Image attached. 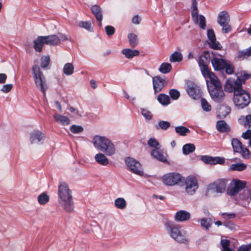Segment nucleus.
Listing matches in <instances>:
<instances>
[{
	"instance_id": "obj_1",
	"label": "nucleus",
	"mask_w": 251,
	"mask_h": 251,
	"mask_svg": "<svg viewBox=\"0 0 251 251\" xmlns=\"http://www.w3.org/2000/svg\"><path fill=\"white\" fill-rule=\"evenodd\" d=\"M237 79H228L225 85V89L228 92H234L233 101L238 108L242 109L251 102L250 94L242 88L245 80L250 77V75L245 72L236 73Z\"/></svg>"
},
{
	"instance_id": "obj_2",
	"label": "nucleus",
	"mask_w": 251,
	"mask_h": 251,
	"mask_svg": "<svg viewBox=\"0 0 251 251\" xmlns=\"http://www.w3.org/2000/svg\"><path fill=\"white\" fill-rule=\"evenodd\" d=\"M58 202L68 212L74 210V202L71 190L67 184L61 182L58 188Z\"/></svg>"
},
{
	"instance_id": "obj_3",
	"label": "nucleus",
	"mask_w": 251,
	"mask_h": 251,
	"mask_svg": "<svg viewBox=\"0 0 251 251\" xmlns=\"http://www.w3.org/2000/svg\"><path fill=\"white\" fill-rule=\"evenodd\" d=\"M94 146L107 156H112L116 153V147L113 143L104 136L96 135L93 138Z\"/></svg>"
},
{
	"instance_id": "obj_4",
	"label": "nucleus",
	"mask_w": 251,
	"mask_h": 251,
	"mask_svg": "<svg viewBox=\"0 0 251 251\" xmlns=\"http://www.w3.org/2000/svg\"><path fill=\"white\" fill-rule=\"evenodd\" d=\"M168 233L175 241L180 243L187 244V239L185 231L181 230V227L171 221H168L165 225Z\"/></svg>"
},
{
	"instance_id": "obj_5",
	"label": "nucleus",
	"mask_w": 251,
	"mask_h": 251,
	"mask_svg": "<svg viewBox=\"0 0 251 251\" xmlns=\"http://www.w3.org/2000/svg\"><path fill=\"white\" fill-rule=\"evenodd\" d=\"M32 75L36 86L43 93L44 97H46V91L47 85L45 77L37 65H34L32 68Z\"/></svg>"
},
{
	"instance_id": "obj_6",
	"label": "nucleus",
	"mask_w": 251,
	"mask_h": 251,
	"mask_svg": "<svg viewBox=\"0 0 251 251\" xmlns=\"http://www.w3.org/2000/svg\"><path fill=\"white\" fill-rule=\"evenodd\" d=\"M162 180L165 185L173 186L184 181V177L176 172L169 173L162 176Z\"/></svg>"
},
{
	"instance_id": "obj_7",
	"label": "nucleus",
	"mask_w": 251,
	"mask_h": 251,
	"mask_svg": "<svg viewBox=\"0 0 251 251\" xmlns=\"http://www.w3.org/2000/svg\"><path fill=\"white\" fill-rule=\"evenodd\" d=\"M185 90L192 99L198 100L201 98L202 92L199 86L194 82L187 80L186 81Z\"/></svg>"
},
{
	"instance_id": "obj_8",
	"label": "nucleus",
	"mask_w": 251,
	"mask_h": 251,
	"mask_svg": "<svg viewBox=\"0 0 251 251\" xmlns=\"http://www.w3.org/2000/svg\"><path fill=\"white\" fill-rule=\"evenodd\" d=\"M125 163L129 171L138 176H143L144 171L142 166L138 161L128 157L125 159Z\"/></svg>"
},
{
	"instance_id": "obj_9",
	"label": "nucleus",
	"mask_w": 251,
	"mask_h": 251,
	"mask_svg": "<svg viewBox=\"0 0 251 251\" xmlns=\"http://www.w3.org/2000/svg\"><path fill=\"white\" fill-rule=\"evenodd\" d=\"M229 15L226 11H223L219 13L217 18V23L222 27L223 32L226 33L231 30V27L229 25Z\"/></svg>"
},
{
	"instance_id": "obj_10",
	"label": "nucleus",
	"mask_w": 251,
	"mask_h": 251,
	"mask_svg": "<svg viewBox=\"0 0 251 251\" xmlns=\"http://www.w3.org/2000/svg\"><path fill=\"white\" fill-rule=\"evenodd\" d=\"M212 99L217 102H221L224 99L225 93L222 89V84L217 85L214 87L210 86L208 89Z\"/></svg>"
},
{
	"instance_id": "obj_11",
	"label": "nucleus",
	"mask_w": 251,
	"mask_h": 251,
	"mask_svg": "<svg viewBox=\"0 0 251 251\" xmlns=\"http://www.w3.org/2000/svg\"><path fill=\"white\" fill-rule=\"evenodd\" d=\"M246 184V181L238 179H233L229 184L227 193L229 196H234L238 193Z\"/></svg>"
},
{
	"instance_id": "obj_12",
	"label": "nucleus",
	"mask_w": 251,
	"mask_h": 251,
	"mask_svg": "<svg viewBox=\"0 0 251 251\" xmlns=\"http://www.w3.org/2000/svg\"><path fill=\"white\" fill-rule=\"evenodd\" d=\"M226 181L224 179H219L209 185L207 189L208 194L222 193L226 187Z\"/></svg>"
},
{
	"instance_id": "obj_13",
	"label": "nucleus",
	"mask_w": 251,
	"mask_h": 251,
	"mask_svg": "<svg viewBox=\"0 0 251 251\" xmlns=\"http://www.w3.org/2000/svg\"><path fill=\"white\" fill-rule=\"evenodd\" d=\"M231 145L233 151L239 153L245 158H249L250 156L249 150L245 148L242 143L237 138H233L231 140Z\"/></svg>"
},
{
	"instance_id": "obj_14",
	"label": "nucleus",
	"mask_w": 251,
	"mask_h": 251,
	"mask_svg": "<svg viewBox=\"0 0 251 251\" xmlns=\"http://www.w3.org/2000/svg\"><path fill=\"white\" fill-rule=\"evenodd\" d=\"M184 180L185 192L189 195H193L198 188L197 179L192 176H188Z\"/></svg>"
},
{
	"instance_id": "obj_15",
	"label": "nucleus",
	"mask_w": 251,
	"mask_h": 251,
	"mask_svg": "<svg viewBox=\"0 0 251 251\" xmlns=\"http://www.w3.org/2000/svg\"><path fill=\"white\" fill-rule=\"evenodd\" d=\"M202 74L206 80L208 89L210 88V86L214 87L221 84L218 77L209 69L203 72Z\"/></svg>"
},
{
	"instance_id": "obj_16",
	"label": "nucleus",
	"mask_w": 251,
	"mask_h": 251,
	"mask_svg": "<svg viewBox=\"0 0 251 251\" xmlns=\"http://www.w3.org/2000/svg\"><path fill=\"white\" fill-rule=\"evenodd\" d=\"M201 159L205 164L210 165H215L217 164H223L225 162V159L221 157H212L208 155L201 156Z\"/></svg>"
},
{
	"instance_id": "obj_17",
	"label": "nucleus",
	"mask_w": 251,
	"mask_h": 251,
	"mask_svg": "<svg viewBox=\"0 0 251 251\" xmlns=\"http://www.w3.org/2000/svg\"><path fill=\"white\" fill-rule=\"evenodd\" d=\"M45 134L39 130H34L30 133V141L31 144L43 143Z\"/></svg>"
},
{
	"instance_id": "obj_18",
	"label": "nucleus",
	"mask_w": 251,
	"mask_h": 251,
	"mask_svg": "<svg viewBox=\"0 0 251 251\" xmlns=\"http://www.w3.org/2000/svg\"><path fill=\"white\" fill-rule=\"evenodd\" d=\"M207 37L209 40L208 43L210 47L215 50H219L222 48L219 42L216 39L214 32L213 29H208L207 30Z\"/></svg>"
},
{
	"instance_id": "obj_19",
	"label": "nucleus",
	"mask_w": 251,
	"mask_h": 251,
	"mask_svg": "<svg viewBox=\"0 0 251 251\" xmlns=\"http://www.w3.org/2000/svg\"><path fill=\"white\" fill-rule=\"evenodd\" d=\"M165 80L160 76H156L152 78L153 87L155 93L162 90L164 86Z\"/></svg>"
},
{
	"instance_id": "obj_20",
	"label": "nucleus",
	"mask_w": 251,
	"mask_h": 251,
	"mask_svg": "<svg viewBox=\"0 0 251 251\" xmlns=\"http://www.w3.org/2000/svg\"><path fill=\"white\" fill-rule=\"evenodd\" d=\"M190 218V212L184 210H181L176 212L174 217L175 220L179 222L188 221Z\"/></svg>"
},
{
	"instance_id": "obj_21",
	"label": "nucleus",
	"mask_w": 251,
	"mask_h": 251,
	"mask_svg": "<svg viewBox=\"0 0 251 251\" xmlns=\"http://www.w3.org/2000/svg\"><path fill=\"white\" fill-rule=\"evenodd\" d=\"M227 60L221 58L214 57L211 60L212 66L216 71H221L224 69L225 65Z\"/></svg>"
},
{
	"instance_id": "obj_22",
	"label": "nucleus",
	"mask_w": 251,
	"mask_h": 251,
	"mask_svg": "<svg viewBox=\"0 0 251 251\" xmlns=\"http://www.w3.org/2000/svg\"><path fill=\"white\" fill-rule=\"evenodd\" d=\"M208 57L209 58V55L206 54L201 56L200 58L199 65L202 74L209 69L208 67Z\"/></svg>"
},
{
	"instance_id": "obj_23",
	"label": "nucleus",
	"mask_w": 251,
	"mask_h": 251,
	"mask_svg": "<svg viewBox=\"0 0 251 251\" xmlns=\"http://www.w3.org/2000/svg\"><path fill=\"white\" fill-rule=\"evenodd\" d=\"M121 52L125 55L126 58L128 59H131L134 57L138 56L140 54L139 50H132L129 48H126L122 50Z\"/></svg>"
},
{
	"instance_id": "obj_24",
	"label": "nucleus",
	"mask_w": 251,
	"mask_h": 251,
	"mask_svg": "<svg viewBox=\"0 0 251 251\" xmlns=\"http://www.w3.org/2000/svg\"><path fill=\"white\" fill-rule=\"evenodd\" d=\"M53 117L58 124L62 126H67L70 123V120L66 116L54 113L53 115Z\"/></svg>"
},
{
	"instance_id": "obj_25",
	"label": "nucleus",
	"mask_w": 251,
	"mask_h": 251,
	"mask_svg": "<svg viewBox=\"0 0 251 251\" xmlns=\"http://www.w3.org/2000/svg\"><path fill=\"white\" fill-rule=\"evenodd\" d=\"M45 44L50 45L56 46L59 44V39L56 35H50L46 36H43Z\"/></svg>"
},
{
	"instance_id": "obj_26",
	"label": "nucleus",
	"mask_w": 251,
	"mask_h": 251,
	"mask_svg": "<svg viewBox=\"0 0 251 251\" xmlns=\"http://www.w3.org/2000/svg\"><path fill=\"white\" fill-rule=\"evenodd\" d=\"M192 17L194 22L195 24L199 23L198 9L196 0H192L191 6Z\"/></svg>"
},
{
	"instance_id": "obj_27",
	"label": "nucleus",
	"mask_w": 251,
	"mask_h": 251,
	"mask_svg": "<svg viewBox=\"0 0 251 251\" xmlns=\"http://www.w3.org/2000/svg\"><path fill=\"white\" fill-rule=\"evenodd\" d=\"M95 159L97 163L102 166H106L109 163L108 159L105 154L102 153H97L95 156Z\"/></svg>"
},
{
	"instance_id": "obj_28",
	"label": "nucleus",
	"mask_w": 251,
	"mask_h": 251,
	"mask_svg": "<svg viewBox=\"0 0 251 251\" xmlns=\"http://www.w3.org/2000/svg\"><path fill=\"white\" fill-rule=\"evenodd\" d=\"M238 122L240 124L246 127H250L251 126V115L241 116Z\"/></svg>"
},
{
	"instance_id": "obj_29",
	"label": "nucleus",
	"mask_w": 251,
	"mask_h": 251,
	"mask_svg": "<svg viewBox=\"0 0 251 251\" xmlns=\"http://www.w3.org/2000/svg\"><path fill=\"white\" fill-rule=\"evenodd\" d=\"M151 153L154 158L161 162H165L167 161L166 156L158 150H152Z\"/></svg>"
},
{
	"instance_id": "obj_30",
	"label": "nucleus",
	"mask_w": 251,
	"mask_h": 251,
	"mask_svg": "<svg viewBox=\"0 0 251 251\" xmlns=\"http://www.w3.org/2000/svg\"><path fill=\"white\" fill-rule=\"evenodd\" d=\"M217 129L221 132H227L230 130L228 125L224 121H219L216 124Z\"/></svg>"
},
{
	"instance_id": "obj_31",
	"label": "nucleus",
	"mask_w": 251,
	"mask_h": 251,
	"mask_svg": "<svg viewBox=\"0 0 251 251\" xmlns=\"http://www.w3.org/2000/svg\"><path fill=\"white\" fill-rule=\"evenodd\" d=\"M46 44L43 36H39L34 41V47L36 51L41 52L43 46Z\"/></svg>"
},
{
	"instance_id": "obj_32",
	"label": "nucleus",
	"mask_w": 251,
	"mask_h": 251,
	"mask_svg": "<svg viewBox=\"0 0 251 251\" xmlns=\"http://www.w3.org/2000/svg\"><path fill=\"white\" fill-rule=\"evenodd\" d=\"M240 198L246 201L251 200V184L248 185L240 195Z\"/></svg>"
},
{
	"instance_id": "obj_33",
	"label": "nucleus",
	"mask_w": 251,
	"mask_h": 251,
	"mask_svg": "<svg viewBox=\"0 0 251 251\" xmlns=\"http://www.w3.org/2000/svg\"><path fill=\"white\" fill-rule=\"evenodd\" d=\"M114 205L118 209L123 210L126 207V201L123 198H118L114 201Z\"/></svg>"
},
{
	"instance_id": "obj_34",
	"label": "nucleus",
	"mask_w": 251,
	"mask_h": 251,
	"mask_svg": "<svg viewBox=\"0 0 251 251\" xmlns=\"http://www.w3.org/2000/svg\"><path fill=\"white\" fill-rule=\"evenodd\" d=\"M235 242L236 241L234 240L232 242L227 240L222 239L221 241L222 250L223 251H234L230 247H231L232 245L235 243Z\"/></svg>"
},
{
	"instance_id": "obj_35",
	"label": "nucleus",
	"mask_w": 251,
	"mask_h": 251,
	"mask_svg": "<svg viewBox=\"0 0 251 251\" xmlns=\"http://www.w3.org/2000/svg\"><path fill=\"white\" fill-rule=\"evenodd\" d=\"M91 10L97 20L102 19V10L98 5H95L91 7Z\"/></svg>"
},
{
	"instance_id": "obj_36",
	"label": "nucleus",
	"mask_w": 251,
	"mask_h": 251,
	"mask_svg": "<svg viewBox=\"0 0 251 251\" xmlns=\"http://www.w3.org/2000/svg\"><path fill=\"white\" fill-rule=\"evenodd\" d=\"M157 100L162 105L166 106L170 103V99L169 96L164 94H159L157 97Z\"/></svg>"
},
{
	"instance_id": "obj_37",
	"label": "nucleus",
	"mask_w": 251,
	"mask_h": 251,
	"mask_svg": "<svg viewBox=\"0 0 251 251\" xmlns=\"http://www.w3.org/2000/svg\"><path fill=\"white\" fill-rule=\"evenodd\" d=\"M63 72L66 75H72L74 72V67L72 63H66L63 67Z\"/></svg>"
},
{
	"instance_id": "obj_38",
	"label": "nucleus",
	"mask_w": 251,
	"mask_h": 251,
	"mask_svg": "<svg viewBox=\"0 0 251 251\" xmlns=\"http://www.w3.org/2000/svg\"><path fill=\"white\" fill-rule=\"evenodd\" d=\"M183 58L182 54L178 51H175L170 56L169 60L171 62H180Z\"/></svg>"
},
{
	"instance_id": "obj_39",
	"label": "nucleus",
	"mask_w": 251,
	"mask_h": 251,
	"mask_svg": "<svg viewBox=\"0 0 251 251\" xmlns=\"http://www.w3.org/2000/svg\"><path fill=\"white\" fill-rule=\"evenodd\" d=\"M172 69V65L169 63H163L159 68V71L162 74H168Z\"/></svg>"
},
{
	"instance_id": "obj_40",
	"label": "nucleus",
	"mask_w": 251,
	"mask_h": 251,
	"mask_svg": "<svg viewBox=\"0 0 251 251\" xmlns=\"http://www.w3.org/2000/svg\"><path fill=\"white\" fill-rule=\"evenodd\" d=\"M50 200L49 196L46 193H42L37 198V201L41 205H45Z\"/></svg>"
},
{
	"instance_id": "obj_41",
	"label": "nucleus",
	"mask_w": 251,
	"mask_h": 251,
	"mask_svg": "<svg viewBox=\"0 0 251 251\" xmlns=\"http://www.w3.org/2000/svg\"><path fill=\"white\" fill-rule=\"evenodd\" d=\"M195 150V146L193 144H186L183 146L182 151L185 155L193 152Z\"/></svg>"
},
{
	"instance_id": "obj_42",
	"label": "nucleus",
	"mask_w": 251,
	"mask_h": 251,
	"mask_svg": "<svg viewBox=\"0 0 251 251\" xmlns=\"http://www.w3.org/2000/svg\"><path fill=\"white\" fill-rule=\"evenodd\" d=\"M176 132L180 136H184L190 132L189 128L183 126H178L175 128Z\"/></svg>"
},
{
	"instance_id": "obj_43",
	"label": "nucleus",
	"mask_w": 251,
	"mask_h": 251,
	"mask_svg": "<svg viewBox=\"0 0 251 251\" xmlns=\"http://www.w3.org/2000/svg\"><path fill=\"white\" fill-rule=\"evenodd\" d=\"M128 39L129 43L131 47H135L138 44L137 36L133 33H130L128 35Z\"/></svg>"
},
{
	"instance_id": "obj_44",
	"label": "nucleus",
	"mask_w": 251,
	"mask_h": 251,
	"mask_svg": "<svg viewBox=\"0 0 251 251\" xmlns=\"http://www.w3.org/2000/svg\"><path fill=\"white\" fill-rule=\"evenodd\" d=\"M251 47L241 51H239L238 52L237 57L239 58L244 59L247 58L249 56H251Z\"/></svg>"
},
{
	"instance_id": "obj_45",
	"label": "nucleus",
	"mask_w": 251,
	"mask_h": 251,
	"mask_svg": "<svg viewBox=\"0 0 251 251\" xmlns=\"http://www.w3.org/2000/svg\"><path fill=\"white\" fill-rule=\"evenodd\" d=\"M247 165L244 163L232 164L230 166L229 169L232 171H242L245 170Z\"/></svg>"
},
{
	"instance_id": "obj_46",
	"label": "nucleus",
	"mask_w": 251,
	"mask_h": 251,
	"mask_svg": "<svg viewBox=\"0 0 251 251\" xmlns=\"http://www.w3.org/2000/svg\"><path fill=\"white\" fill-rule=\"evenodd\" d=\"M230 111V109L227 106H222L220 107L218 113L220 117H225Z\"/></svg>"
},
{
	"instance_id": "obj_47",
	"label": "nucleus",
	"mask_w": 251,
	"mask_h": 251,
	"mask_svg": "<svg viewBox=\"0 0 251 251\" xmlns=\"http://www.w3.org/2000/svg\"><path fill=\"white\" fill-rule=\"evenodd\" d=\"M170 123L168 122L161 121L159 122L158 125L155 126V128L157 129L167 130L170 126Z\"/></svg>"
},
{
	"instance_id": "obj_48",
	"label": "nucleus",
	"mask_w": 251,
	"mask_h": 251,
	"mask_svg": "<svg viewBox=\"0 0 251 251\" xmlns=\"http://www.w3.org/2000/svg\"><path fill=\"white\" fill-rule=\"evenodd\" d=\"M234 69L233 64L229 60H227L226 63L225 68H224L226 73L228 75L232 74L234 73Z\"/></svg>"
},
{
	"instance_id": "obj_49",
	"label": "nucleus",
	"mask_w": 251,
	"mask_h": 251,
	"mask_svg": "<svg viewBox=\"0 0 251 251\" xmlns=\"http://www.w3.org/2000/svg\"><path fill=\"white\" fill-rule=\"evenodd\" d=\"M148 144L150 147L154 148V150H158L160 148L159 142L153 138L148 140Z\"/></svg>"
},
{
	"instance_id": "obj_50",
	"label": "nucleus",
	"mask_w": 251,
	"mask_h": 251,
	"mask_svg": "<svg viewBox=\"0 0 251 251\" xmlns=\"http://www.w3.org/2000/svg\"><path fill=\"white\" fill-rule=\"evenodd\" d=\"M211 225V221L210 219L204 218H202L201 220V226L204 227L205 229H208Z\"/></svg>"
},
{
	"instance_id": "obj_51",
	"label": "nucleus",
	"mask_w": 251,
	"mask_h": 251,
	"mask_svg": "<svg viewBox=\"0 0 251 251\" xmlns=\"http://www.w3.org/2000/svg\"><path fill=\"white\" fill-rule=\"evenodd\" d=\"M201 104L202 109L206 112H209L211 109V106L205 99H201Z\"/></svg>"
},
{
	"instance_id": "obj_52",
	"label": "nucleus",
	"mask_w": 251,
	"mask_h": 251,
	"mask_svg": "<svg viewBox=\"0 0 251 251\" xmlns=\"http://www.w3.org/2000/svg\"><path fill=\"white\" fill-rule=\"evenodd\" d=\"M70 129L72 133L77 134L82 132L83 128L81 126L74 125L71 126Z\"/></svg>"
},
{
	"instance_id": "obj_53",
	"label": "nucleus",
	"mask_w": 251,
	"mask_h": 251,
	"mask_svg": "<svg viewBox=\"0 0 251 251\" xmlns=\"http://www.w3.org/2000/svg\"><path fill=\"white\" fill-rule=\"evenodd\" d=\"M171 98L174 100H177L180 97V93L176 89H172L169 91Z\"/></svg>"
},
{
	"instance_id": "obj_54",
	"label": "nucleus",
	"mask_w": 251,
	"mask_h": 251,
	"mask_svg": "<svg viewBox=\"0 0 251 251\" xmlns=\"http://www.w3.org/2000/svg\"><path fill=\"white\" fill-rule=\"evenodd\" d=\"M78 25L80 27L83 28L88 31L92 30L91 25L88 22L80 21L78 23Z\"/></svg>"
},
{
	"instance_id": "obj_55",
	"label": "nucleus",
	"mask_w": 251,
	"mask_h": 251,
	"mask_svg": "<svg viewBox=\"0 0 251 251\" xmlns=\"http://www.w3.org/2000/svg\"><path fill=\"white\" fill-rule=\"evenodd\" d=\"M141 113L146 120H150L151 119L152 115L149 110L145 108H141Z\"/></svg>"
},
{
	"instance_id": "obj_56",
	"label": "nucleus",
	"mask_w": 251,
	"mask_h": 251,
	"mask_svg": "<svg viewBox=\"0 0 251 251\" xmlns=\"http://www.w3.org/2000/svg\"><path fill=\"white\" fill-rule=\"evenodd\" d=\"M50 57L49 56H43L41 59V66L42 68H46L50 63Z\"/></svg>"
},
{
	"instance_id": "obj_57",
	"label": "nucleus",
	"mask_w": 251,
	"mask_h": 251,
	"mask_svg": "<svg viewBox=\"0 0 251 251\" xmlns=\"http://www.w3.org/2000/svg\"><path fill=\"white\" fill-rule=\"evenodd\" d=\"M58 39H59V44L61 41H71V38L67 35L59 33L58 35Z\"/></svg>"
},
{
	"instance_id": "obj_58",
	"label": "nucleus",
	"mask_w": 251,
	"mask_h": 251,
	"mask_svg": "<svg viewBox=\"0 0 251 251\" xmlns=\"http://www.w3.org/2000/svg\"><path fill=\"white\" fill-rule=\"evenodd\" d=\"M12 88L13 85L12 84H7L2 86L0 89V91L3 93H7L11 90Z\"/></svg>"
},
{
	"instance_id": "obj_59",
	"label": "nucleus",
	"mask_w": 251,
	"mask_h": 251,
	"mask_svg": "<svg viewBox=\"0 0 251 251\" xmlns=\"http://www.w3.org/2000/svg\"><path fill=\"white\" fill-rule=\"evenodd\" d=\"M105 30L108 36L112 35L115 32L114 27L111 25H107L105 26Z\"/></svg>"
},
{
	"instance_id": "obj_60",
	"label": "nucleus",
	"mask_w": 251,
	"mask_h": 251,
	"mask_svg": "<svg viewBox=\"0 0 251 251\" xmlns=\"http://www.w3.org/2000/svg\"><path fill=\"white\" fill-rule=\"evenodd\" d=\"M200 23L199 25L203 29H205L206 27L205 18L203 15L199 16Z\"/></svg>"
},
{
	"instance_id": "obj_61",
	"label": "nucleus",
	"mask_w": 251,
	"mask_h": 251,
	"mask_svg": "<svg viewBox=\"0 0 251 251\" xmlns=\"http://www.w3.org/2000/svg\"><path fill=\"white\" fill-rule=\"evenodd\" d=\"M242 137L244 139H249L250 140L251 139V130L248 129L246 131L243 132L242 134Z\"/></svg>"
},
{
	"instance_id": "obj_62",
	"label": "nucleus",
	"mask_w": 251,
	"mask_h": 251,
	"mask_svg": "<svg viewBox=\"0 0 251 251\" xmlns=\"http://www.w3.org/2000/svg\"><path fill=\"white\" fill-rule=\"evenodd\" d=\"M221 215L225 219H233L235 217V214L233 213H223Z\"/></svg>"
},
{
	"instance_id": "obj_63",
	"label": "nucleus",
	"mask_w": 251,
	"mask_h": 251,
	"mask_svg": "<svg viewBox=\"0 0 251 251\" xmlns=\"http://www.w3.org/2000/svg\"><path fill=\"white\" fill-rule=\"evenodd\" d=\"M238 251H251V246L250 245L242 246L238 249Z\"/></svg>"
},
{
	"instance_id": "obj_64",
	"label": "nucleus",
	"mask_w": 251,
	"mask_h": 251,
	"mask_svg": "<svg viewBox=\"0 0 251 251\" xmlns=\"http://www.w3.org/2000/svg\"><path fill=\"white\" fill-rule=\"evenodd\" d=\"M69 110L70 112L74 114L75 116H81V114L79 113L78 110L75 109L73 107H70L69 108Z\"/></svg>"
}]
</instances>
